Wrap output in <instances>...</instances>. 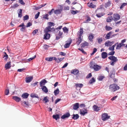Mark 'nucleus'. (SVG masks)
<instances>
[{
	"mask_svg": "<svg viewBox=\"0 0 127 127\" xmlns=\"http://www.w3.org/2000/svg\"><path fill=\"white\" fill-rule=\"evenodd\" d=\"M90 68L93 69L94 71H97L101 68V66H99L95 63H93L92 62H91L90 65Z\"/></svg>",
	"mask_w": 127,
	"mask_h": 127,
	"instance_id": "obj_1",
	"label": "nucleus"
},
{
	"mask_svg": "<svg viewBox=\"0 0 127 127\" xmlns=\"http://www.w3.org/2000/svg\"><path fill=\"white\" fill-rule=\"evenodd\" d=\"M96 12L97 13L96 15L98 18L101 17L105 14V13L103 12V9L101 7L97 8Z\"/></svg>",
	"mask_w": 127,
	"mask_h": 127,
	"instance_id": "obj_2",
	"label": "nucleus"
},
{
	"mask_svg": "<svg viewBox=\"0 0 127 127\" xmlns=\"http://www.w3.org/2000/svg\"><path fill=\"white\" fill-rule=\"evenodd\" d=\"M109 89L112 91L114 92L120 89L119 87L115 84L110 85L109 86Z\"/></svg>",
	"mask_w": 127,
	"mask_h": 127,
	"instance_id": "obj_3",
	"label": "nucleus"
},
{
	"mask_svg": "<svg viewBox=\"0 0 127 127\" xmlns=\"http://www.w3.org/2000/svg\"><path fill=\"white\" fill-rule=\"evenodd\" d=\"M54 28H51L50 27H46L44 30V32H45L46 33H48L49 32H53V30H54Z\"/></svg>",
	"mask_w": 127,
	"mask_h": 127,
	"instance_id": "obj_4",
	"label": "nucleus"
},
{
	"mask_svg": "<svg viewBox=\"0 0 127 127\" xmlns=\"http://www.w3.org/2000/svg\"><path fill=\"white\" fill-rule=\"evenodd\" d=\"M120 16L118 14H114L113 15V19L115 21L119 20L120 18Z\"/></svg>",
	"mask_w": 127,
	"mask_h": 127,
	"instance_id": "obj_5",
	"label": "nucleus"
},
{
	"mask_svg": "<svg viewBox=\"0 0 127 127\" xmlns=\"http://www.w3.org/2000/svg\"><path fill=\"white\" fill-rule=\"evenodd\" d=\"M63 33L62 32L59 31L56 34V39L58 40L62 37V35H63Z\"/></svg>",
	"mask_w": 127,
	"mask_h": 127,
	"instance_id": "obj_6",
	"label": "nucleus"
},
{
	"mask_svg": "<svg viewBox=\"0 0 127 127\" xmlns=\"http://www.w3.org/2000/svg\"><path fill=\"white\" fill-rule=\"evenodd\" d=\"M110 116H108L107 114L104 113L102 114V119L103 121H105L109 119Z\"/></svg>",
	"mask_w": 127,
	"mask_h": 127,
	"instance_id": "obj_7",
	"label": "nucleus"
},
{
	"mask_svg": "<svg viewBox=\"0 0 127 127\" xmlns=\"http://www.w3.org/2000/svg\"><path fill=\"white\" fill-rule=\"evenodd\" d=\"M114 43L113 41L111 42L109 40H108L106 42L104 43V45L105 46L107 47L110 46Z\"/></svg>",
	"mask_w": 127,
	"mask_h": 127,
	"instance_id": "obj_8",
	"label": "nucleus"
},
{
	"mask_svg": "<svg viewBox=\"0 0 127 127\" xmlns=\"http://www.w3.org/2000/svg\"><path fill=\"white\" fill-rule=\"evenodd\" d=\"M72 41V40L71 39H69L67 41V43L65 44L64 45V47L65 48H68L70 45Z\"/></svg>",
	"mask_w": 127,
	"mask_h": 127,
	"instance_id": "obj_9",
	"label": "nucleus"
},
{
	"mask_svg": "<svg viewBox=\"0 0 127 127\" xmlns=\"http://www.w3.org/2000/svg\"><path fill=\"white\" fill-rule=\"evenodd\" d=\"M112 33V31H110L108 33L105 37V39H109L111 38V35Z\"/></svg>",
	"mask_w": 127,
	"mask_h": 127,
	"instance_id": "obj_10",
	"label": "nucleus"
},
{
	"mask_svg": "<svg viewBox=\"0 0 127 127\" xmlns=\"http://www.w3.org/2000/svg\"><path fill=\"white\" fill-rule=\"evenodd\" d=\"M88 113L87 110L85 109H82L80 110V114L83 116H84L85 114Z\"/></svg>",
	"mask_w": 127,
	"mask_h": 127,
	"instance_id": "obj_11",
	"label": "nucleus"
},
{
	"mask_svg": "<svg viewBox=\"0 0 127 127\" xmlns=\"http://www.w3.org/2000/svg\"><path fill=\"white\" fill-rule=\"evenodd\" d=\"M79 72V71L77 69H74L72 70L71 73L75 75H77Z\"/></svg>",
	"mask_w": 127,
	"mask_h": 127,
	"instance_id": "obj_12",
	"label": "nucleus"
},
{
	"mask_svg": "<svg viewBox=\"0 0 127 127\" xmlns=\"http://www.w3.org/2000/svg\"><path fill=\"white\" fill-rule=\"evenodd\" d=\"M29 95L27 93H24L22 95L21 97L22 99L27 98Z\"/></svg>",
	"mask_w": 127,
	"mask_h": 127,
	"instance_id": "obj_13",
	"label": "nucleus"
},
{
	"mask_svg": "<svg viewBox=\"0 0 127 127\" xmlns=\"http://www.w3.org/2000/svg\"><path fill=\"white\" fill-rule=\"evenodd\" d=\"M33 79V77L31 76L26 78V82L27 83H30Z\"/></svg>",
	"mask_w": 127,
	"mask_h": 127,
	"instance_id": "obj_14",
	"label": "nucleus"
},
{
	"mask_svg": "<svg viewBox=\"0 0 127 127\" xmlns=\"http://www.w3.org/2000/svg\"><path fill=\"white\" fill-rule=\"evenodd\" d=\"M13 99L17 102H19L21 101V98L16 96H14L12 97Z\"/></svg>",
	"mask_w": 127,
	"mask_h": 127,
	"instance_id": "obj_15",
	"label": "nucleus"
},
{
	"mask_svg": "<svg viewBox=\"0 0 127 127\" xmlns=\"http://www.w3.org/2000/svg\"><path fill=\"white\" fill-rule=\"evenodd\" d=\"M108 58L110 60L113 61L117 62L118 61V59H117V58L114 56L109 57Z\"/></svg>",
	"mask_w": 127,
	"mask_h": 127,
	"instance_id": "obj_16",
	"label": "nucleus"
},
{
	"mask_svg": "<svg viewBox=\"0 0 127 127\" xmlns=\"http://www.w3.org/2000/svg\"><path fill=\"white\" fill-rule=\"evenodd\" d=\"M70 114L69 113H67L63 115L61 117V118L62 119H64L66 118H68L70 116Z\"/></svg>",
	"mask_w": 127,
	"mask_h": 127,
	"instance_id": "obj_17",
	"label": "nucleus"
},
{
	"mask_svg": "<svg viewBox=\"0 0 127 127\" xmlns=\"http://www.w3.org/2000/svg\"><path fill=\"white\" fill-rule=\"evenodd\" d=\"M11 67V62H8L5 64L4 67L5 69L7 70L9 69Z\"/></svg>",
	"mask_w": 127,
	"mask_h": 127,
	"instance_id": "obj_18",
	"label": "nucleus"
},
{
	"mask_svg": "<svg viewBox=\"0 0 127 127\" xmlns=\"http://www.w3.org/2000/svg\"><path fill=\"white\" fill-rule=\"evenodd\" d=\"M45 34L44 36V39H49L50 37V34L46 32H45Z\"/></svg>",
	"mask_w": 127,
	"mask_h": 127,
	"instance_id": "obj_19",
	"label": "nucleus"
},
{
	"mask_svg": "<svg viewBox=\"0 0 127 127\" xmlns=\"http://www.w3.org/2000/svg\"><path fill=\"white\" fill-rule=\"evenodd\" d=\"M79 103H76L73 104V108L74 110H76L79 107Z\"/></svg>",
	"mask_w": 127,
	"mask_h": 127,
	"instance_id": "obj_20",
	"label": "nucleus"
},
{
	"mask_svg": "<svg viewBox=\"0 0 127 127\" xmlns=\"http://www.w3.org/2000/svg\"><path fill=\"white\" fill-rule=\"evenodd\" d=\"M64 58V57L62 58H58V59L56 57L55 58V61L57 63H59L62 60H63Z\"/></svg>",
	"mask_w": 127,
	"mask_h": 127,
	"instance_id": "obj_21",
	"label": "nucleus"
},
{
	"mask_svg": "<svg viewBox=\"0 0 127 127\" xmlns=\"http://www.w3.org/2000/svg\"><path fill=\"white\" fill-rule=\"evenodd\" d=\"M47 82L46 80L45 79H43L40 82V87H42L45 85V84Z\"/></svg>",
	"mask_w": 127,
	"mask_h": 127,
	"instance_id": "obj_22",
	"label": "nucleus"
},
{
	"mask_svg": "<svg viewBox=\"0 0 127 127\" xmlns=\"http://www.w3.org/2000/svg\"><path fill=\"white\" fill-rule=\"evenodd\" d=\"M41 89L45 93H46L48 92V89L45 86H43L42 87Z\"/></svg>",
	"mask_w": 127,
	"mask_h": 127,
	"instance_id": "obj_23",
	"label": "nucleus"
},
{
	"mask_svg": "<svg viewBox=\"0 0 127 127\" xmlns=\"http://www.w3.org/2000/svg\"><path fill=\"white\" fill-rule=\"evenodd\" d=\"M89 45V44L88 42L85 41L81 44V47L84 48L85 47L88 46Z\"/></svg>",
	"mask_w": 127,
	"mask_h": 127,
	"instance_id": "obj_24",
	"label": "nucleus"
},
{
	"mask_svg": "<svg viewBox=\"0 0 127 127\" xmlns=\"http://www.w3.org/2000/svg\"><path fill=\"white\" fill-rule=\"evenodd\" d=\"M117 44L116 47V49H120L122 46L125 45V44H122V43H120L119 44L118 43Z\"/></svg>",
	"mask_w": 127,
	"mask_h": 127,
	"instance_id": "obj_25",
	"label": "nucleus"
},
{
	"mask_svg": "<svg viewBox=\"0 0 127 127\" xmlns=\"http://www.w3.org/2000/svg\"><path fill=\"white\" fill-rule=\"evenodd\" d=\"M77 39L78 40L77 41L76 43L77 45H79L81 42L82 41L81 37L79 36Z\"/></svg>",
	"mask_w": 127,
	"mask_h": 127,
	"instance_id": "obj_26",
	"label": "nucleus"
},
{
	"mask_svg": "<svg viewBox=\"0 0 127 127\" xmlns=\"http://www.w3.org/2000/svg\"><path fill=\"white\" fill-rule=\"evenodd\" d=\"M55 58H56L55 57H51L49 58H45V60L49 61H51L53 60H55Z\"/></svg>",
	"mask_w": 127,
	"mask_h": 127,
	"instance_id": "obj_27",
	"label": "nucleus"
},
{
	"mask_svg": "<svg viewBox=\"0 0 127 127\" xmlns=\"http://www.w3.org/2000/svg\"><path fill=\"white\" fill-rule=\"evenodd\" d=\"M94 37L92 33H90L89 34L88 37V38L90 41L92 42L93 41V39Z\"/></svg>",
	"mask_w": 127,
	"mask_h": 127,
	"instance_id": "obj_28",
	"label": "nucleus"
},
{
	"mask_svg": "<svg viewBox=\"0 0 127 127\" xmlns=\"http://www.w3.org/2000/svg\"><path fill=\"white\" fill-rule=\"evenodd\" d=\"M62 9H57L54 11V13L56 14H60L61 13Z\"/></svg>",
	"mask_w": 127,
	"mask_h": 127,
	"instance_id": "obj_29",
	"label": "nucleus"
},
{
	"mask_svg": "<svg viewBox=\"0 0 127 127\" xmlns=\"http://www.w3.org/2000/svg\"><path fill=\"white\" fill-rule=\"evenodd\" d=\"M4 54L3 56V58H4V60L5 61L7 60L8 57V55L6 53L4 52Z\"/></svg>",
	"mask_w": 127,
	"mask_h": 127,
	"instance_id": "obj_30",
	"label": "nucleus"
},
{
	"mask_svg": "<svg viewBox=\"0 0 127 127\" xmlns=\"http://www.w3.org/2000/svg\"><path fill=\"white\" fill-rule=\"evenodd\" d=\"M107 56V53L104 52H103L101 54L102 58L103 59H105L106 58Z\"/></svg>",
	"mask_w": 127,
	"mask_h": 127,
	"instance_id": "obj_31",
	"label": "nucleus"
},
{
	"mask_svg": "<svg viewBox=\"0 0 127 127\" xmlns=\"http://www.w3.org/2000/svg\"><path fill=\"white\" fill-rule=\"evenodd\" d=\"M87 5L89 7L92 8H94L96 6L94 4L92 3H88L87 4Z\"/></svg>",
	"mask_w": 127,
	"mask_h": 127,
	"instance_id": "obj_32",
	"label": "nucleus"
},
{
	"mask_svg": "<svg viewBox=\"0 0 127 127\" xmlns=\"http://www.w3.org/2000/svg\"><path fill=\"white\" fill-rule=\"evenodd\" d=\"M113 19V18L112 16H108L107 18L106 21L107 22H109L112 21Z\"/></svg>",
	"mask_w": 127,
	"mask_h": 127,
	"instance_id": "obj_33",
	"label": "nucleus"
},
{
	"mask_svg": "<svg viewBox=\"0 0 127 127\" xmlns=\"http://www.w3.org/2000/svg\"><path fill=\"white\" fill-rule=\"evenodd\" d=\"M73 116L72 119L74 120L78 119L79 117V116L78 114H73Z\"/></svg>",
	"mask_w": 127,
	"mask_h": 127,
	"instance_id": "obj_34",
	"label": "nucleus"
},
{
	"mask_svg": "<svg viewBox=\"0 0 127 127\" xmlns=\"http://www.w3.org/2000/svg\"><path fill=\"white\" fill-rule=\"evenodd\" d=\"M53 119H55L56 120L60 118L59 115L58 114L53 115Z\"/></svg>",
	"mask_w": 127,
	"mask_h": 127,
	"instance_id": "obj_35",
	"label": "nucleus"
},
{
	"mask_svg": "<svg viewBox=\"0 0 127 127\" xmlns=\"http://www.w3.org/2000/svg\"><path fill=\"white\" fill-rule=\"evenodd\" d=\"M117 44H118V43L116 44H115L114 45H112L111 47H110L109 48V49L110 50H111L112 51H114V47L116 46Z\"/></svg>",
	"mask_w": 127,
	"mask_h": 127,
	"instance_id": "obj_36",
	"label": "nucleus"
},
{
	"mask_svg": "<svg viewBox=\"0 0 127 127\" xmlns=\"http://www.w3.org/2000/svg\"><path fill=\"white\" fill-rule=\"evenodd\" d=\"M31 96L32 98L35 97L37 98H38L39 97L36 94H32L31 95Z\"/></svg>",
	"mask_w": 127,
	"mask_h": 127,
	"instance_id": "obj_37",
	"label": "nucleus"
},
{
	"mask_svg": "<svg viewBox=\"0 0 127 127\" xmlns=\"http://www.w3.org/2000/svg\"><path fill=\"white\" fill-rule=\"evenodd\" d=\"M93 108L95 111H98L100 110L99 109V108L95 105H94L93 106Z\"/></svg>",
	"mask_w": 127,
	"mask_h": 127,
	"instance_id": "obj_38",
	"label": "nucleus"
},
{
	"mask_svg": "<svg viewBox=\"0 0 127 127\" xmlns=\"http://www.w3.org/2000/svg\"><path fill=\"white\" fill-rule=\"evenodd\" d=\"M105 30L107 31H110L112 29V28L109 26L106 25L105 27Z\"/></svg>",
	"mask_w": 127,
	"mask_h": 127,
	"instance_id": "obj_39",
	"label": "nucleus"
},
{
	"mask_svg": "<svg viewBox=\"0 0 127 127\" xmlns=\"http://www.w3.org/2000/svg\"><path fill=\"white\" fill-rule=\"evenodd\" d=\"M95 81V78L94 77H93L89 81V83L90 84H91Z\"/></svg>",
	"mask_w": 127,
	"mask_h": 127,
	"instance_id": "obj_40",
	"label": "nucleus"
},
{
	"mask_svg": "<svg viewBox=\"0 0 127 127\" xmlns=\"http://www.w3.org/2000/svg\"><path fill=\"white\" fill-rule=\"evenodd\" d=\"M111 4L110 1H109L107 3H105V8H107Z\"/></svg>",
	"mask_w": 127,
	"mask_h": 127,
	"instance_id": "obj_41",
	"label": "nucleus"
},
{
	"mask_svg": "<svg viewBox=\"0 0 127 127\" xmlns=\"http://www.w3.org/2000/svg\"><path fill=\"white\" fill-rule=\"evenodd\" d=\"M75 85L76 87H79L80 88H82L83 86V84H82L79 83L76 84Z\"/></svg>",
	"mask_w": 127,
	"mask_h": 127,
	"instance_id": "obj_42",
	"label": "nucleus"
},
{
	"mask_svg": "<svg viewBox=\"0 0 127 127\" xmlns=\"http://www.w3.org/2000/svg\"><path fill=\"white\" fill-rule=\"evenodd\" d=\"M59 89L57 88L56 90H55L54 93L55 95H57L59 93Z\"/></svg>",
	"mask_w": 127,
	"mask_h": 127,
	"instance_id": "obj_43",
	"label": "nucleus"
},
{
	"mask_svg": "<svg viewBox=\"0 0 127 127\" xmlns=\"http://www.w3.org/2000/svg\"><path fill=\"white\" fill-rule=\"evenodd\" d=\"M86 17L87 18V20L85 21V23H87L88 22H89L91 20V18L88 15H87L86 16Z\"/></svg>",
	"mask_w": 127,
	"mask_h": 127,
	"instance_id": "obj_44",
	"label": "nucleus"
},
{
	"mask_svg": "<svg viewBox=\"0 0 127 127\" xmlns=\"http://www.w3.org/2000/svg\"><path fill=\"white\" fill-rule=\"evenodd\" d=\"M83 32V29H80V31L79 32V36L81 37Z\"/></svg>",
	"mask_w": 127,
	"mask_h": 127,
	"instance_id": "obj_45",
	"label": "nucleus"
},
{
	"mask_svg": "<svg viewBox=\"0 0 127 127\" xmlns=\"http://www.w3.org/2000/svg\"><path fill=\"white\" fill-rule=\"evenodd\" d=\"M22 10L21 9H20L19 10V13H18V16L19 17L21 18V17L22 16Z\"/></svg>",
	"mask_w": 127,
	"mask_h": 127,
	"instance_id": "obj_46",
	"label": "nucleus"
},
{
	"mask_svg": "<svg viewBox=\"0 0 127 127\" xmlns=\"http://www.w3.org/2000/svg\"><path fill=\"white\" fill-rule=\"evenodd\" d=\"M63 30L64 32H66L67 33H68V29L66 27H64L63 28Z\"/></svg>",
	"mask_w": 127,
	"mask_h": 127,
	"instance_id": "obj_47",
	"label": "nucleus"
},
{
	"mask_svg": "<svg viewBox=\"0 0 127 127\" xmlns=\"http://www.w3.org/2000/svg\"><path fill=\"white\" fill-rule=\"evenodd\" d=\"M98 43L99 44H101L103 40L102 37L98 38L97 39Z\"/></svg>",
	"mask_w": 127,
	"mask_h": 127,
	"instance_id": "obj_48",
	"label": "nucleus"
},
{
	"mask_svg": "<svg viewBox=\"0 0 127 127\" xmlns=\"http://www.w3.org/2000/svg\"><path fill=\"white\" fill-rule=\"evenodd\" d=\"M22 104H23L24 106L25 105V106H28L29 105V103L28 101L26 102L25 101H24L22 103Z\"/></svg>",
	"mask_w": 127,
	"mask_h": 127,
	"instance_id": "obj_49",
	"label": "nucleus"
},
{
	"mask_svg": "<svg viewBox=\"0 0 127 127\" xmlns=\"http://www.w3.org/2000/svg\"><path fill=\"white\" fill-rule=\"evenodd\" d=\"M48 23L49 25L48 27H50L52 26H54L55 25L54 23L52 22H49Z\"/></svg>",
	"mask_w": 127,
	"mask_h": 127,
	"instance_id": "obj_50",
	"label": "nucleus"
},
{
	"mask_svg": "<svg viewBox=\"0 0 127 127\" xmlns=\"http://www.w3.org/2000/svg\"><path fill=\"white\" fill-rule=\"evenodd\" d=\"M97 51V49L95 48H94L93 49V52L91 54V55H93Z\"/></svg>",
	"mask_w": 127,
	"mask_h": 127,
	"instance_id": "obj_51",
	"label": "nucleus"
},
{
	"mask_svg": "<svg viewBox=\"0 0 127 127\" xmlns=\"http://www.w3.org/2000/svg\"><path fill=\"white\" fill-rule=\"evenodd\" d=\"M9 93V89H7L5 90L4 92V94L5 95H8Z\"/></svg>",
	"mask_w": 127,
	"mask_h": 127,
	"instance_id": "obj_52",
	"label": "nucleus"
},
{
	"mask_svg": "<svg viewBox=\"0 0 127 127\" xmlns=\"http://www.w3.org/2000/svg\"><path fill=\"white\" fill-rule=\"evenodd\" d=\"M29 18V16L28 15H26L23 17V20L25 21L28 20Z\"/></svg>",
	"mask_w": 127,
	"mask_h": 127,
	"instance_id": "obj_53",
	"label": "nucleus"
},
{
	"mask_svg": "<svg viewBox=\"0 0 127 127\" xmlns=\"http://www.w3.org/2000/svg\"><path fill=\"white\" fill-rule=\"evenodd\" d=\"M104 77V76H99L98 78V80L99 81H101L103 80V78Z\"/></svg>",
	"mask_w": 127,
	"mask_h": 127,
	"instance_id": "obj_54",
	"label": "nucleus"
},
{
	"mask_svg": "<svg viewBox=\"0 0 127 127\" xmlns=\"http://www.w3.org/2000/svg\"><path fill=\"white\" fill-rule=\"evenodd\" d=\"M36 57V55H35L33 57H32L31 58H30L29 59H28V62H30L31 60H32L35 59V58Z\"/></svg>",
	"mask_w": 127,
	"mask_h": 127,
	"instance_id": "obj_55",
	"label": "nucleus"
},
{
	"mask_svg": "<svg viewBox=\"0 0 127 127\" xmlns=\"http://www.w3.org/2000/svg\"><path fill=\"white\" fill-rule=\"evenodd\" d=\"M43 100L45 101V103H47L49 101L47 96H46L44 97L43 99Z\"/></svg>",
	"mask_w": 127,
	"mask_h": 127,
	"instance_id": "obj_56",
	"label": "nucleus"
},
{
	"mask_svg": "<svg viewBox=\"0 0 127 127\" xmlns=\"http://www.w3.org/2000/svg\"><path fill=\"white\" fill-rule=\"evenodd\" d=\"M48 14H46L45 15H43V18L48 20Z\"/></svg>",
	"mask_w": 127,
	"mask_h": 127,
	"instance_id": "obj_57",
	"label": "nucleus"
},
{
	"mask_svg": "<svg viewBox=\"0 0 127 127\" xmlns=\"http://www.w3.org/2000/svg\"><path fill=\"white\" fill-rule=\"evenodd\" d=\"M127 4L126 3H123L122 4L120 7V9L122 8L124 6L127 5Z\"/></svg>",
	"mask_w": 127,
	"mask_h": 127,
	"instance_id": "obj_58",
	"label": "nucleus"
},
{
	"mask_svg": "<svg viewBox=\"0 0 127 127\" xmlns=\"http://www.w3.org/2000/svg\"><path fill=\"white\" fill-rule=\"evenodd\" d=\"M40 12H38L37 14L35 15V19H37L38 17V16L40 14Z\"/></svg>",
	"mask_w": 127,
	"mask_h": 127,
	"instance_id": "obj_59",
	"label": "nucleus"
},
{
	"mask_svg": "<svg viewBox=\"0 0 127 127\" xmlns=\"http://www.w3.org/2000/svg\"><path fill=\"white\" fill-rule=\"evenodd\" d=\"M78 11L77 10H72L71 11V13L73 15L76 14L77 13V12H78Z\"/></svg>",
	"mask_w": 127,
	"mask_h": 127,
	"instance_id": "obj_60",
	"label": "nucleus"
},
{
	"mask_svg": "<svg viewBox=\"0 0 127 127\" xmlns=\"http://www.w3.org/2000/svg\"><path fill=\"white\" fill-rule=\"evenodd\" d=\"M54 30H53V32H54V33L55 34H56L57 33L59 32V31L58 30L57 28L55 29V28H54Z\"/></svg>",
	"mask_w": 127,
	"mask_h": 127,
	"instance_id": "obj_61",
	"label": "nucleus"
},
{
	"mask_svg": "<svg viewBox=\"0 0 127 127\" xmlns=\"http://www.w3.org/2000/svg\"><path fill=\"white\" fill-rule=\"evenodd\" d=\"M115 53V51H114L109 52L108 55H113Z\"/></svg>",
	"mask_w": 127,
	"mask_h": 127,
	"instance_id": "obj_62",
	"label": "nucleus"
},
{
	"mask_svg": "<svg viewBox=\"0 0 127 127\" xmlns=\"http://www.w3.org/2000/svg\"><path fill=\"white\" fill-rule=\"evenodd\" d=\"M78 50L81 51L84 54L86 53V52L84 51L83 49L82 48H78Z\"/></svg>",
	"mask_w": 127,
	"mask_h": 127,
	"instance_id": "obj_63",
	"label": "nucleus"
},
{
	"mask_svg": "<svg viewBox=\"0 0 127 127\" xmlns=\"http://www.w3.org/2000/svg\"><path fill=\"white\" fill-rule=\"evenodd\" d=\"M38 30H37L36 29L35 30H34L32 32V33L34 35L35 34H36L38 32Z\"/></svg>",
	"mask_w": 127,
	"mask_h": 127,
	"instance_id": "obj_64",
	"label": "nucleus"
}]
</instances>
